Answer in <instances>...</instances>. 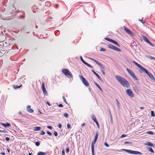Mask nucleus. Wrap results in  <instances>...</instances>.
Masks as SVG:
<instances>
[{
    "instance_id": "1",
    "label": "nucleus",
    "mask_w": 155,
    "mask_h": 155,
    "mask_svg": "<svg viewBox=\"0 0 155 155\" xmlns=\"http://www.w3.org/2000/svg\"><path fill=\"white\" fill-rule=\"evenodd\" d=\"M116 78L123 86L128 88L130 86V83L124 78L119 75H116Z\"/></svg>"
},
{
    "instance_id": "2",
    "label": "nucleus",
    "mask_w": 155,
    "mask_h": 155,
    "mask_svg": "<svg viewBox=\"0 0 155 155\" xmlns=\"http://www.w3.org/2000/svg\"><path fill=\"white\" fill-rule=\"evenodd\" d=\"M62 72L68 78H73V76L72 74L67 69H62Z\"/></svg>"
},
{
    "instance_id": "3",
    "label": "nucleus",
    "mask_w": 155,
    "mask_h": 155,
    "mask_svg": "<svg viewBox=\"0 0 155 155\" xmlns=\"http://www.w3.org/2000/svg\"><path fill=\"white\" fill-rule=\"evenodd\" d=\"M126 70L134 80L136 81H139L138 78L136 76L133 71L128 68L126 69Z\"/></svg>"
},
{
    "instance_id": "4",
    "label": "nucleus",
    "mask_w": 155,
    "mask_h": 155,
    "mask_svg": "<svg viewBox=\"0 0 155 155\" xmlns=\"http://www.w3.org/2000/svg\"><path fill=\"white\" fill-rule=\"evenodd\" d=\"M127 151V152L131 154L136 155H141L142 154V153L141 152L138 151L133 150H132L128 149Z\"/></svg>"
},
{
    "instance_id": "5",
    "label": "nucleus",
    "mask_w": 155,
    "mask_h": 155,
    "mask_svg": "<svg viewBox=\"0 0 155 155\" xmlns=\"http://www.w3.org/2000/svg\"><path fill=\"white\" fill-rule=\"evenodd\" d=\"M81 81H82L83 84L86 86L88 87L89 85L88 82L86 79L81 75L80 76Z\"/></svg>"
},
{
    "instance_id": "6",
    "label": "nucleus",
    "mask_w": 155,
    "mask_h": 155,
    "mask_svg": "<svg viewBox=\"0 0 155 155\" xmlns=\"http://www.w3.org/2000/svg\"><path fill=\"white\" fill-rule=\"evenodd\" d=\"M97 140L94 139V140L92 141L91 144V148L92 155H95L94 152V145L96 143Z\"/></svg>"
},
{
    "instance_id": "7",
    "label": "nucleus",
    "mask_w": 155,
    "mask_h": 155,
    "mask_svg": "<svg viewBox=\"0 0 155 155\" xmlns=\"http://www.w3.org/2000/svg\"><path fill=\"white\" fill-rule=\"evenodd\" d=\"M126 94L131 97H134V95L131 91L130 89H128L126 90Z\"/></svg>"
},
{
    "instance_id": "8",
    "label": "nucleus",
    "mask_w": 155,
    "mask_h": 155,
    "mask_svg": "<svg viewBox=\"0 0 155 155\" xmlns=\"http://www.w3.org/2000/svg\"><path fill=\"white\" fill-rule=\"evenodd\" d=\"M142 37L144 41L153 47L155 45L154 44H152L145 36H143Z\"/></svg>"
},
{
    "instance_id": "9",
    "label": "nucleus",
    "mask_w": 155,
    "mask_h": 155,
    "mask_svg": "<svg viewBox=\"0 0 155 155\" xmlns=\"http://www.w3.org/2000/svg\"><path fill=\"white\" fill-rule=\"evenodd\" d=\"M80 58L81 61L83 63H84V64H85V65H87V66L88 67H89L92 68H93V66H92L91 64H89L88 63H87V62H86L85 61L83 60V59L82 57L81 56L80 57Z\"/></svg>"
},
{
    "instance_id": "10",
    "label": "nucleus",
    "mask_w": 155,
    "mask_h": 155,
    "mask_svg": "<svg viewBox=\"0 0 155 155\" xmlns=\"http://www.w3.org/2000/svg\"><path fill=\"white\" fill-rule=\"evenodd\" d=\"M91 71L93 73L97 76L98 79L101 81L103 82V80L101 78L97 73H96L94 70H92Z\"/></svg>"
},
{
    "instance_id": "11",
    "label": "nucleus",
    "mask_w": 155,
    "mask_h": 155,
    "mask_svg": "<svg viewBox=\"0 0 155 155\" xmlns=\"http://www.w3.org/2000/svg\"><path fill=\"white\" fill-rule=\"evenodd\" d=\"M124 30L125 31L130 35L132 36L134 35V34H133L132 32L130 31L129 29H128L127 28H124Z\"/></svg>"
},
{
    "instance_id": "12",
    "label": "nucleus",
    "mask_w": 155,
    "mask_h": 155,
    "mask_svg": "<svg viewBox=\"0 0 155 155\" xmlns=\"http://www.w3.org/2000/svg\"><path fill=\"white\" fill-rule=\"evenodd\" d=\"M31 106L29 105L27 106V110L29 113H33L34 112V110L32 109L31 108Z\"/></svg>"
},
{
    "instance_id": "13",
    "label": "nucleus",
    "mask_w": 155,
    "mask_h": 155,
    "mask_svg": "<svg viewBox=\"0 0 155 155\" xmlns=\"http://www.w3.org/2000/svg\"><path fill=\"white\" fill-rule=\"evenodd\" d=\"M145 145L153 147H155V145L150 142H147Z\"/></svg>"
},
{
    "instance_id": "14",
    "label": "nucleus",
    "mask_w": 155,
    "mask_h": 155,
    "mask_svg": "<svg viewBox=\"0 0 155 155\" xmlns=\"http://www.w3.org/2000/svg\"><path fill=\"white\" fill-rule=\"evenodd\" d=\"M133 63L136 65L137 67H138L140 69H141L143 67L142 66L140 65L137 63L136 62L133 61Z\"/></svg>"
},
{
    "instance_id": "15",
    "label": "nucleus",
    "mask_w": 155,
    "mask_h": 155,
    "mask_svg": "<svg viewBox=\"0 0 155 155\" xmlns=\"http://www.w3.org/2000/svg\"><path fill=\"white\" fill-rule=\"evenodd\" d=\"M1 124L5 127H9L10 126V124L7 122L5 124L2 123Z\"/></svg>"
},
{
    "instance_id": "16",
    "label": "nucleus",
    "mask_w": 155,
    "mask_h": 155,
    "mask_svg": "<svg viewBox=\"0 0 155 155\" xmlns=\"http://www.w3.org/2000/svg\"><path fill=\"white\" fill-rule=\"evenodd\" d=\"M141 70V71H143L144 72L146 73L147 75H148L150 73V72L147 70L143 67L142 68Z\"/></svg>"
},
{
    "instance_id": "17",
    "label": "nucleus",
    "mask_w": 155,
    "mask_h": 155,
    "mask_svg": "<svg viewBox=\"0 0 155 155\" xmlns=\"http://www.w3.org/2000/svg\"><path fill=\"white\" fill-rule=\"evenodd\" d=\"M98 65L100 67V69H101V71L105 70L104 67H103V65L101 63H100V64H99Z\"/></svg>"
},
{
    "instance_id": "18",
    "label": "nucleus",
    "mask_w": 155,
    "mask_h": 155,
    "mask_svg": "<svg viewBox=\"0 0 155 155\" xmlns=\"http://www.w3.org/2000/svg\"><path fill=\"white\" fill-rule=\"evenodd\" d=\"M149 78L153 80H154L155 78L153 75L150 73L148 75Z\"/></svg>"
},
{
    "instance_id": "19",
    "label": "nucleus",
    "mask_w": 155,
    "mask_h": 155,
    "mask_svg": "<svg viewBox=\"0 0 155 155\" xmlns=\"http://www.w3.org/2000/svg\"><path fill=\"white\" fill-rule=\"evenodd\" d=\"M41 128L40 127H35L34 128V130L35 131H39Z\"/></svg>"
},
{
    "instance_id": "20",
    "label": "nucleus",
    "mask_w": 155,
    "mask_h": 155,
    "mask_svg": "<svg viewBox=\"0 0 155 155\" xmlns=\"http://www.w3.org/2000/svg\"><path fill=\"white\" fill-rule=\"evenodd\" d=\"M112 43H113V44H114L116 45L117 46L120 47V45L117 42V41H116L113 40L112 42Z\"/></svg>"
},
{
    "instance_id": "21",
    "label": "nucleus",
    "mask_w": 155,
    "mask_h": 155,
    "mask_svg": "<svg viewBox=\"0 0 155 155\" xmlns=\"http://www.w3.org/2000/svg\"><path fill=\"white\" fill-rule=\"evenodd\" d=\"M134 90L135 92L137 93L138 94L139 92V89L136 86H135L134 87Z\"/></svg>"
},
{
    "instance_id": "22",
    "label": "nucleus",
    "mask_w": 155,
    "mask_h": 155,
    "mask_svg": "<svg viewBox=\"0 0 155 155\" xmlns=\"http://www.w3.org/2000/svg\"><path fill=\"white\" fill-rule=\"evenodd\" d=\"M46 153L42 151H39L37 153V155H46Z\"/></svg>"
},
{
    "instance_id": "23",
    "label": "nucleus",
    "mask_w": 155,
    "mask_h": 155,
    "mask_svg": "<svg viewBox=\"0 0 155 155\" xmlns=\"http://www.w3.org/2000/svg\"><path fill=\"white\" fill-rule=\"evenodd\" d=\"M147 149L150 151L152 153H154V151L153 149L150 147H147Z\"/></svg>"
},
{
    "instance_id": "24",
    "label": "nucleus",
    "mask_w": 155,
    "mask_h": 155,
    "mask_svg": "<svg viewBox=\"0 0 155 155\" xmlns=\"http://www.w3.org/2000/svg\"><path fill=\"white\" fill-rule=\"evenodd\" d=\"M113 50L118 51H121V50L120 49H119V48H118L115 46L113 48Z\"/></svg>"
},
{
    "instance_id": "25",
    "label": "nucleus",
    "mask_w": 155,
    "mask_h": 155,
    "mask_svg": "<svg viewBox=\"0 0 155 155\" xmlns=\"http://www.w3.org/2000/svg\"><path fill=\"white\" fill-rule=\"evenodd\" d=\"M22 85H21L20 86H17V85H14L13 86V87L15 89H17L21 87V86H22Z\"/></svg>"
},
{
    "instance_id": "26",
    "label": "nucleus",
    "mask_w": 155,
    "mask_h": 155,
    "mask_svg": "<svg viewBox=\"0 0 155 155\" xmlns=\"http://www.w3.org/2000/svg\"><path fill=\"white\" fill-rule=\"evenodd\" d=\"M91 118L94 122L97 121V119L94 115H92Z\"/></svg>"
},
{
    "instance_id": "27",
    "label": "nucleus",
    "mask_w": 155,
    "mask_h": 155,
    "mask_svg": "<svg viewBox=\"0 0 155 155\" xmlns=\"http://www.w3.org/2000/svg\"><path fill=\"white\" fill-rule=\"evenodd\" d=\"M104 39L108 41H109L110 42H112L113 39H110L106 37L104 38Z\"/></svg>"
},
{
    "instance_id": "28",
    "label": "nucleus",
    "mask_w": 155,
    "mask_h": 155,
    "mask_svg": "<svg viewBox=\"0 0 155 155\" xmlns=\"http://www.w3.org/2000/svg\"><path fill=\"white\" fill-rule=\"evenodd\" d=\"M114 46L112 45H111V44H110L108 45V47L110 49H113V48L114 47Z\"/></svg>"
},
{
    "instance_id": "29",
    "label": "nucleus",
    "mask_w": 155,
    "mask_h": 155,
    "mask_svg": "<svg viewBox=\"0 0 155 155\" xmlns=\"http://www.w3.org/2000/svg\"><path fill=\"white\" fill-rule=\"evenodd\" d=\"M90 59H91V60H92L93 61H94L98 65L99 64H100V62H98V61H97V60L94 59H93V58H90Z\"/></svg>"
},
{
    "instance_id": "30",
    "label": "nucleus",
    "mask_w": 155,
    "mask_h": 155,
    "mask_svg": "<svg viewBox=\"0 0 155 155\" xmlns=\"http://www.w3.org/2000/svg\"><path fill=\"white\" fill-rule=\"evenodd\" d=\"M98 136V132H97L95 133V137H94V139L97 140Z\"/></svg>"
},
{
    "instance_id": "31",
    "label": "nucleus",
    "mask_w": 155,
    "mask_h": 155,
    "mask_svg": "<svg viewBox=\"0 0 155 155\" xmlns=\"http://www.w3.org/2000/svg\"><path fill=\"white\" fill-rule=\"evenodd\" d=\"M45 6H49L51 5V3L49 2H47L45 3Z\"/></svg>"
},
{
    "instance_id": "32",
    "label": "nucleus",
    "mask_w": 155,
    "mask_h": 155,
    "mask_svg": "<svg viewBox=\"0 0 155 155\" xmlns=\"http://www.w3.org/2000/svg\"><path fill=\"white\" fill-rule=\"evenodd\" d=\"M44 94L45 95H47L48 94L46 90V89L42 90Z\"/></svg>"
},
{
    "instance_id": "33",
    "label": "nucleus",
    "mask_w": 155,
    "mask_h": 155,
    "mask_svg": "<svg viewBox=\"0 0 155 155\" xmlns=\"http://www.w3.org/2000/svg\"><path fill=\"white\" fill-rule=\"evenodd\" d=\"M116 101L117 102V106L118 107V108H120V103L117 100V99H116Z\"/></svg>"
},
{
    "instance_id": "34",
    "label": "nucleus",
    "mask_w": 155,
    "mask_h": 155,
    "mask_svg": "<svg viewBox=\"0 0 155 155\" xmlns=\"http://www.w3.org/2000/svg\"><path fill=\"white\" fill-rule=\"evenodd\" d=\"M151 117H154L155 116L154 112L153 111H151Z\"/></svg>"
},
{
    "instance_id": "35",
    "label": "nucleus",
    "mask_w": 155,
    "mask_h": 155,
    "mask_svg": "<svg viewBox=\"0 0 155 155\" xmlns=\"http://www.w3.org/2000/svg\"><path fill=\"white\" fill-rule=\"evenodd\" d=\"M148 58L150 59V60H155V58L151 56H148Z\"/></svg>"
},
{
    "instance_id": "36",
    "label": "nucleus",
    "mask_w": 155,
    "mask_h": 155,
    "mask_svg": "<svg viewBox=\"0 0 155 155\" xmlns=\"http://www.w3.org/2000/svg\"><path fill=\"white\" fill-rule=\"evenodd\" d=\"M147 133L151 135H153L154 134V133L151 131H148L147 132Z\"/></svg>"
},
{
    "instance_id": "37",
    "label": "nucleus",
    "mask_w": 155,
    "mask_h": 155,
    "mask_svg": "<svg viewBox=\"0 0 155 155\" xmlns=\"http://www.w3.org/2000/svg\"><path fill=\"white\" fill-rule=\"evenodd\" d=\"M124 143L125 144H132V143L131 142L127 141L124 142Z\"/></svg>"
},
{
    "instance_id": "38",
    "label": "nucleus",
    "mask_w": 155,
    "mask_h": 155,
    "mask_svg": "<svg viewBox=\"0 0 155 155\" xmlns=\"http://www.w3.org/2000/svg\"><path fill=\"white\" fill-rule=\"evenodd\" d=\"M2 133H8V131L5 130L3 128V129L2 130Z\"/></svg>"
},
{
    "instance_id": "39",
    "label": "nucleus",
    "mask_w": 155,
    "mask_h": 155,
    "mask_svg": "<svg viewBox=\"0 0 155 155\" xmlns=\"http://www.w3.org/2000/svg\"><path fill=\"white\" fill-rule=\"evenodd\" d=\"M139 20L141 21L143 24H144L145 23V21L144 20H143L142 19H139Z\"/></svg>"
},
{
    "instance_id": "40",
    "label": "nucleus",
    "mask_w": 155,
    "mask_h": 155,
    "mask_svg": "<svg viewBox=\"0 0 155 155\" xmlns=\"http://www.w3.org/2000/svg\"><path fill=\"white\" fill-rule=\"evenodd\" d=\"M35 145L36 146H39V145L40 144V142H39L37 141V142H35Z\"/></svg>"
},
{
    "instance_id": "41",
    "label": "nucleus",
    "mask_w": 155,
    "mask_h": 155,
    "mask_svg": "<svg viewBox=\"0 0 155 155\" xmlns=\"http://www.w3.org/2000/svg\"><path fill=\"white\" fill-rule=\"evenodd\" d=\"M64 116L66 118H68L69 116L68 114L66 113L64 114Z\"/></svg>"
},
{
    "instance_id": "42",
    "label": "nucleus",
    "mask_w": 155,
    "mask_h": 155,
    "mask_svg": "<svg viewBox=\"0 0 155 155\" xmlns=\"http://www.w3.org/2000/svg\"><path fill=\"white\" fill-rule=\"evenodd\" d=\"M41 87H42V90L45 89V84H44V83H43L42 84Z\"/></svg>"
},
{
    "instance_id": "43",
    "label": "nucleus",
    "mask_w": 155,
    "mask_h": 155,
    "mask_svg": "<svg viewBox=\"0 0 155 155\" xmlns=\"http://www.w3.org/2000/svg\"><path fill=\"white\" fill-rule=\"evenodd\" d=\"M100 51H106V50L104 48H101Z\"/></svg>"
},
{
    "instance_id": "44",
    "label": "nucleus",
    "mask_w": 155,
    "mask_h": 155,
    "mask_svg": "<svg viewBox=\"0 0 155 155\" xmlns=\"http://www.w3.org/2000/svg\"><path fill=\"white\" fill-rule=\"evenodd\" d=\"M25 14L24 13L23 15H21L20 17H19V18H24L25 17Z\"/></svg>"
},
{
    "instance_id": "45",
    "label": "nucleus",
    "mask_w": 155,
    "mask_h": 155,
    "mask_svg": "<svg viewBox=\"0 0 155 155\" xmlns=\"http://www.w3.org/2000/svg\"><path fill=\"white\" fill-rule=\"evenodd\" d=\"M46 133L50 136H51L52 135V134L48 131H47Z\"/></svg>"
},
{
    "instance_id": "46",
    "label": "nucleus",
    "mask_w": 155,
    "mask_h": 155,
    "mask_svg": "<svg viewBox=\"0 0 155 155\" xmlns=\"http://www.w3.org/2000/svg\"><path fill=\"white\" fill-rule=\"evenodd\" d=\"M62 98H63V100L64 102H65L66 104H67V102L66 101V99L65 97H64L63 96Z\"/></svg>"
},
{
    "instance_id": "47",
    "label": "nucleus",
    "mask_w": 155,
    "mask_h": 155,
    "mask_svg": "<svg viewBox=\"0 0 155 155\" xmlns=\"http://www.w3.org/2000/svg\"><path fill=\"white\" fill-rule=\"evenodd\" d=\"M54 134L55 137H57L58 136V134L56 131H54Z\"/></svg>"
},
{
    "instance_id": "48",
    "label": "nucleus",
    "mask_w": 155,
    "mask_h": 155,
    "mask_svg": "<svg viewBox=\"0 0 155 155\" xmlns=\"http://www.w3.org/2000/svg\"><path fill=\"white\" fill-rule=\"evenodd\" d=\"M127 135H125V134H122L121 136L120 137V138H122L125 137H126Z\"/></svg>"
},
{
    "instance_id": "49",
    "label": "nucleus",
    "mask_w": 155,
    "mask_h": 155,
    "mask_svg": "<svg viewBox=\"0 0 155 155\" xmlns=\"http://www.w3.org/2000/svg\"><path fill=\"white\" fill-rule=\"evenodd\" d=\"M97 87L98 88L102 91H103L102 89L101 88V87L99 85H97Z\"/></svg>"
},
{
    "instance_id": "50",
    "label": "nucleus",
    "mask_w": 155,
    "mask_h": 155,
    "mask_svg": "<svg viewBox=\"0 0 155 155\" xmlns=\"http://www.w3.org/2000/svg\"><path fill=\"white\" fill-rule=\"evenodd\" d=\"M95 122L96 123V124H97V127L98 128H99V127H100V125H99V124L97 121H95Z\"/></svg>"
},
{
    "instance_id": "51",
    "label": "nucleus",
    "mask_w": 155,
    "mask_h": 155,
    "mask_svg": "<svg viewBox=\"0 0 155 155\" xmlns=\"http://www.w3.org/2000/svg\"><path fill=\"white\" fill-rule=\"evenodd\" d=\"M66 152L67 153H68L69 152V148L68 147H68H67L66 150Z\"/></svg>"
},
{
    "instance_id": "52",
    "label": "nucleus",
    "mask_w": 155,
    "mask_h": 155,
    "mask_svg": "<svg viewBox=\"0 0 155 155\" xmlns=\"http://www.w3.org/2000/svg\"><path fill=\"white\" fill-rule=\"evenodd\" d=\"M58 126L60 129H61L62 127V125L61 123H59L58 124Z\"/></svg>"
},
{
    "instance_id": "53",
    "label": "nucleus",
    "mask_w": 155,
    "mask_h": 155,
    "mask_svg": "<svg viewBox=\"0 0 155 155\" xmlns=\"http://www.w3.org/2000/svg\"><path fill=\"white\" fill-rule=\"evenodd\" d=\"M71 127V125L70 124H68L67 125V128L68 129H69Z\"/></svg>"
},
{
    "instance_id": "54",
    "label": "nucleus",
    "mask_w": 155,
    "mask_h": 155,
    "mask_svg": "<svg viewBox=\"0 0 155 155\" xmlns=\"http://www.w3.org/2000/svg\"><path fill=\"white\" fill-rule=\"evenodd\" d=\"M45 134V132L43 131H42L40 132V134L41 135H44Z\"/></svg>"
},
{
    "instance_id": "55",
    "label": "nucleus",
    "mask_w": 155,
    "mask_h": 155,
    "mask_svg": "<svg viewBox=\"0 0 155 155\" xmlns=\"http://www.w3.org/2000/svg\"><path fill=\"white\" fill-rule=\"evenodd\" d=\"M104 145L106 147H109V145L106 142H105L104 143Z\"/></svg>"
},
{
    "instance_id": "56",
    "label": "nucleus",
    "mask_w": 155,
    "mask_h": 155,
    "mask_svg": "<svg viewBox=\"0 0 155 155\" xmlns=\"http://www.w3.org/2000/svg\"><path fill=\"white\" fill-rule=\"evenodd\" d=\"M47 128L50 130H52V128H53V127L52 126H47Z\"/></svg>"
},
{
    "instance_id": "57",
    "label": "nucleus",
    "mask_w": 155,
    "mask_h": 155,
    "mask_svg": "<svg viewBox=\"0 0 155 155\" xmlns=\"http://www.w3.org/2000/svg\"><path fill=\"white\" fill-rule=\"evenodd\" d=\"M5 140H6L8 141L10 140V138L8 137H6L5 138Z\"/></svg>"
},
{
    "instance_id": "58",
    "label": "nucleus",
    "mask_w": 155,
    "mask_h": 155,
    "mask_svg": "<svg viewBox=\"0 0 155 155\" xmlns=\"http://www.w3.org/2000/svg\"><path fill=\"white\" fill-rule=\"evenodd\" d=\"M58 106L59 107H63V104H59L58 105Z\"/></svg>"
},
{
    "instance_id": "59",
    "label": "nucleus",
    "mask_w": 155,
    "mask_h": 155,
    "mask_svg": "<svg viewBox=\"0 0 155 155\" xmlns=\"http://www.w3.org/2000/svg\"><path fill=\"white\" fill-rule=\"evenodd\" d=\"M62 155H65L64 151V149L62 151Z\"/></svg>"
},
{
    "instance_id": "60",
    "label": "nucleus",
    "mask_w": 155,
    "mask_h": 155,
    "mask_svg": "<svg viewBox=\"0 0 155 155\" xmlns=\"http://www.w3.org/2000/svg\"><path fill=\"white\" fill-rule=\"evenodd\" d=\"M46 104L49 106H51V104H50V103L48 101H47L46 102Z\"/></svg>"
},
{
    "instance_id": "61",
    "label": "nucleus",
    "mask_w": 155,
    "mask_h": 155,
    "mask_svg": "<svg viewBox=\"0 0 155 155\" xmlns=\"http://www.w3.org/2000/svg\"><path fill=\"white\" fill-rule=\"evenodd\" d=\"M101 72L103 75H104L105 74V71H101Z\"/></svg>"
},
{
    "instance_id": "62",
    "label": "nucleus",
    "mask_w": 155,
    "mask_h": 155,
    "mask_svg": "<svg viewBox=\"0 0 155 155\" xmlns=\"http://www.w3.org/2000/svg\"><path fill=\"white\" fill-rule=\"evenodd\" d=\"M127 149H121V150H122V151H125L126 152H127Z\"/></svg>"
},
{
    "instance_id": "63",
    "label": "nucleus",
    "mask_w": 155,
    "mask_h": 155,
    "mask_svg": "<svg viewBox=\"0 0 155 155\" xmlns=\"http://www.w3.org/2000/svg\"><path fill=\"white\" fill-rule=\"evenodd\" d=\"M109 115H110V117H111L112 116V115H111V112L110 111V110H109Z\"/></svg>"
},
{
    "instance_id": "64",
    "label": "nucleus",
    "mask_w": 155,
    "mask_h": 155,
    "mask_svg": "<svg viewBox=\"0 0 155 155\" xmlns=\"http://www.w3.org/2000/svg\"><path fill=\"white\" fill-rule=\"evenodd\" d=\"M1 154H2V155H5V153L4 152H2L1 153Z\"/></svg>"
}]
</instances>
